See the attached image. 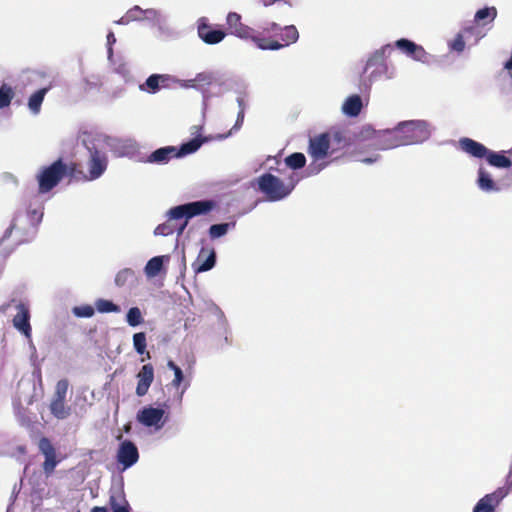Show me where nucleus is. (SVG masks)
<instances>
[{"label":"nucleus","instance_id":"51","mask_svg":"<svg viewBox=\"0 0 512 512\" xmlns=\"http://www.w3.org/2000/svg\"><path fill=\"white\" fill-rule=\"evenodd\" d=\"M201 130H202V127L199 126V125H194L191 127V134L194 136V137H199V138H202L201 137Z\"/></svg>","mask_w":512,"mask_h":512},{"label":"nucleus","instance_id":"9","mask_svg":"<svg viewBox=\"0 0 512 512\" xmlns=\"http://www.w3.org/2000/svg\"><path fill=\"white\" fill-rule=\"evenodd\" d=\"M511 489L512 484L508 488L500 487L494 492L486 494L477 502L473 512H495L496 507Z\"/></svg>","mask_w":512,"mask_h":512},{"label":"nucleus","instance_id":"8","mask_svg":"<svg viewBox=\"0 0 512 512\" xmlns=\"http://www.w3.org/2000/svg\"><path fill=\"white\" fill-rule=\"evenodd\" d=\"M17 313L13 317V326L28 340L30 347L35 350L32 342V328L30 325V311L28 306L19 303L16 306Z\"/></svg>","mask_w":512,"mask_h":512},{"label":"nucleus","instance_id":"2","mask_svg":"<svg viewBox=\"0 0 512 512\" xmlns=\"http://www.w3.org/2000/svg\"><path fill=\"white\" fill-rule=\"evenodd\" d=\"M110 138L101 134H85L82 142L89 153L88 180H96L103 175L107 168V149Z\"/></svg>","mask_w":512,"mask_h":512},{"label":"nucleus","instance_id":"33","mask_svg":"<svg viewBox=\"0 0 512 512\" xmlns=\"http://www.w3.org/2000/svg\"><path fill=\"white\" fill-rule=\"evenodd\" d=\"M14 95V90L11 86L2 84L0 87V109L8 107L11 104Z\"/></svg>","mask_w":512,"mask_h":512},{"label":"nucleus","instance_id":"39","mask_svg":"<svg viewBox=\"0 0 512 512\" xmlns=\"http://www.w3.org/2000/svg\"><path fill=\"white\" fill-rule=\"evenodd\" d=\"M67 390H68V381L65 379L59 380L56 384L55 394H54L53 398L65 400Z\"/></svg>","mask_w":512,"mask_h":512},{"label":"nucleus","instance_id":"4","mask_svg":"<svg viewBox=\"0 0 512 512\" xmlns=\"http://www.w3.org/2000/svg\"><path fill=\"white\" fill-rule=\"evenodd\" d=\"M217 207L212 199L197 200L172 207L167 212L169 220L192 219L196 216L207 215Z\"/></svg>","mask_w":512,"mask_h":512},{"label":"nucleus","instance_id":"38","mask_svg":"<svg viewBox=\"0 0 512 512\" xmlns=\"http://www.w3.org/2000/svg\"><path fill=\"white\" fill-rule=\"evenodd\" d=\"M134 276V271L129 268H125L119 271L115 277V284L119 287L124 286L127 281Z\"/></svg>","mask_w":512,"mask_h":512},{"label":"nucleus","instance_id":"43","mask_svg":"<svg viewBox=\"0 0 512 512\" xmlns=\"http://www.w3.org/2000/svg\"><path fill=\"white\" fill-rule=\"evenodd\" d=\"M57 465L56 455L45 456V461L43 463V469L46 474H50L54 471Z\"/></svg>","mask_w":512,"mask_h":512},{"label":"nucleus","instance_id":"14","mask_svg":"<svg viewBox=\"0 0 512 512\" xmlns=\"http://www.w3.org/2000/svg\"><path fill=\"white\" fill-rule=\"evenodd\" d=\"M138 459L139 453L136 445L130 440H124L121 442L117 452L118 463L127 469L133 466Z\"/></svg>","mask_w":512,"mask_h":512},{"label":"nucleus","instance_id":"13","mask_svg":"<svg viewBox=\"0 0 512 512\" xmlns=\"http://www.w3.org/2000/svg\"><path fill=\"white\" fill-rule=\"evenodd\" d=\"M35 74L39 77L47 78L48 80L46 86L35 91L28 99V108L30 112L34 115H38L40 113L41 105L45 95L53 87L54 78L44 72H36Z\"/></svg>","mask_w":512,"mask_h":512},{"label":"nucleus","instance_id":"23","mask_svg":"<svg viewBox=\"0 0 512 512\" xmlns=\"http://www.w3.org/2000/svg\"><path fill=\"white\" fill-rule=\"evenodd\" d=\"M362 109V100L359 95H352L343 104V112L351 117L358 116Z\"/></svg>","mask_w":512,"mask_h":512},{"label":"nucleus","instance_id":"41","mask_svg":"<svg viewBox=\"0 0 512 512\" xmlns=\"http://www.w3.org/2000/svg\"><path fill=\"white\" fill-rule=\"evenodd\" d=\"M39 449L44 456L56 455L53 445L47 438H42L39 441Z\"/></svg>","mask_w":512,"mask_h":512},{"label":"nucleus","instance_id":"36","mask_svg":"<svg viewBox=\"0 0 512 512\" xmlns=\"http://www.w3.org/2000/svg\"><path fill=\"white\" fill-rule=\"evenodd\" d=\"M133 346L138 354H144L146 349V335L144 332H138L133 335Z\"/></svg>","mask_w":512,"mask_h":512},{"label":"nucleus","instance_id":"35","mask_svg":"<svg viewBox=\"0 0 512 512\" xmlns=\"http://www.w3.org/2000/svg\"><path fill=\"white\" fill-rule=\"evenodd\" d=\"M126 321L131 327H136L143 322L141 310L138 307H132L128 310Z\"/></svg>","mask_w":512,"mask_h":512},{"label":"nucleus","instance_id":"26","mask_svg":"<svg viewBox=\"0 0 512 512\" xmlns=\"http://www.w3.org/2000/svg\"><path fill=\"white\" fill-rule=\"evenodd\" d=\"M169 80V75L152 74L147 78L145 86L147 87L149 92L155 93L159 90L160 86L168 85Z\"/></svg>","mask_w":512,"mask_h":512},{"label":"nucleus","instance_id":"21","mask_svg":"<svg viewBox=\"0 0 512 512\" xmlns=\"http://www.w3.org/2000/svg\"><path fill=\"white\" fill-rule=\"evenodd\" d=\"M109 505L112 512H130V506L125 498L123 491L115 490L111 492Z\"/></svg>","mask_w":512,"mask_h":512},{"label":"nucleus","instance_id":"57","mask_svg":"<svg viewBox=\"0 0 512 512\" xmlns=\"http://www.w3.org/2000/svg\"><path fill=\"white\" fill-rule=\"evenodd\" d=\"M285 29L287 32H297L296 27L294 25L286 26Z\"/></svg>","mask_w":512,"mask_h":512},{"label":"nucleus","instance_id":"6","mask_svg":"<svg viewBox=\"0 0 512 512\" xmlns=\"http://www.w3.org/2000/svg\"><path fill=\"white\" fill-rule=\"evenodd\" d=\"M135 21L153 23L159 29H162L165 19L160 11L156 9H142L140 6L135 5L120 18L118 23L126 25Z\"/></svg>","mask_w":512,"mask_h":512},{"label":"nucleus","instance_id":"47","mask_svg":"<svg viewBox=\"0 0 512 512\" xmlns=\"http://www.w3.org/2000/svg\"><path fill=\"white\" fill-rule=\"evenodd\" d=\"M198 32H221L220 30L211 29L208 19L202 17L198 20Z\"/></svg>","mask_w":512,"mask_h":512},{"label":"nucleus","instance_id":"60","mask_svg":"<svg viewBox=\"0 0 512 512\" xmlns=\"http://www.w3.org/2000/svg\"><path fill=\"white\" fill-rule=\"evenodd\" d=\"M471 31H472L471 28L466 30L467 33H470Z\"/></svg>","mask_w":512,"mask_h":512},{"label":"nucleus","instance_id":"19","mask_svg":"<svg viewBox=\"0 0 512 512\" xmlns=\"http://www.w3.org/2000/svg\"><path fill=\"white\" fill-rule=\"evenodd\" d=\"M172 158H178L177 148L175 146H165L152 152L148 156L147 162L156 164H166Z\"/></svg>","mask_w":512,"mask_h":512},{"label":"nucleus","instance_id":"45","mask_svg":"<svg viewBox=\"0 0 512 512\" xmlns=\"http://www.w3.org/2000/svg\"><path fill=\"white\" fill-rule=\"evenodd\" d=\"M174 232V228L169 223H163L156 227L155 235L168 236Z\"/></svg>","mask_w":512,"mask_h":512},{"label":"nucleus","instance_id":"34","mask_svg":"<svg viewBox=\"0 0 512 512\" xmlns=\"http://www.w3.org/2000/svg\"><path fill=\"white\" fill-rule=\"evenodd\" d=\"M237 102H238V106H239V111L237 113V119H236L234 127L229 132L226 133V138L232 134L233 130L236 131V130L240 129L244 122L245 110H246V104H245L244 98L238 97Z\"/></svg>","mask_w":512,"mask_h":512},{"label":"nucleus","instance_id":"50","mask_svg":"<svg viewBox=\"0 0 512 512\" xmlns=\"http://www.w3.org/2000/svg\"><path fill=\"white\" fill-rule=\"evenodd\" d=\"M184 381V375L183 372H178L176 375H174V379L172 380V385L176 388H178L182 382Z\"/></svg>","mask_w":512,"mask_h":512},{"label":"nucleus","instance_id":"1","mask_svg":"<svg viewBox=\"0 0 512 512\" xmlns=\"http://www.w3.org/2000/svg\"><path fill=\"white\" fill-rule=\"evenodd\" d=\"M429 125L424 120L402 121L393 129L379 134V145L382 149L413 145L426 141L430 137Z\"/></svg>","mask_w":512,"mask_h":512},{"label":"nucleus","instance_id":"17","mask_svg":"<svg viewBox=\"0 0 512 512\" xmlns=\"http://www.w3.org/2000/svg\"><path fill=\"white\" fill-rule=\"evenodd\" d=\"M137 387H136V395L139 397H143L147 394L153 380H154V368L151 364H145L142 366L140 371L137 374Z\"/></svg>","mask_w":512,"mask_h":512},{"label":"nucleus","instance_id":"44","mask_svg":"<svg viewBox=\"0 0 512 512\" xmlns=\"http://www.w3.org/2000/svg\"><path fill=\"white\" fill-rule=\"evenodd\" d=\"M209 235L212 239L224 236V223L214 224L209 228Z\"/></svg>","mask_w":512,"mask_h":512},{"label":"nucleus","instance_id":"37","mask_svg":"<svg viewBox=\"0 0 512 512\" xmlns=\"http://www.w3.org/2000/svg\"><path fill=\"white\" fill-rule=\"evenodd\" d=\"M73 314L79 318H90L95 313V308L91 305L75 306L72 309Z\"/></svg>","mask_w":512,"mask_h":512},{"label":"nucleus","instance_id":"55","mask_svg":"<svg viewBox=\"0 0 512 512\" xmlns=\"http://www.w3.org/2000/svg\"><path fill=\"white\" fill-rule=\"evenodd\" d=\"M188 386H189V383H185V384H184V386H183L182 390L180 391V393H179V395H178V399H179V401H181V400H182L183 394H184V392L186 391V389L188 388Z\"/></svg>","mask_w":512,"mask_h":512},{"label":"nucleus","instance_id":"3","mask_svg":"<svg viewBox=\"0 0 512 512\" xmlns=\"http://www.w3.org/2000/svg\"><path fill=\"white\" fill-rule=\"evenodd\" d=\"M257 190L265 195L267 200L271 202L280 201L286 198L295 188L297 180L293 176L285 183L279 177L264 173L255 180Z\"/></svg>","mask_w":512,"mask_h":512},{"label":"nucleus","instance_id":"59","mask_svg":"<svg viewBox=\"0 0 512 512\" xmlns=\"http://www.w3.org/2000/svg\"><path fill=\"white\" fill-rule=\"evenodd\" d=\"M225 227H226V232H227L229 229V223L226 222Z\"/></svg>","mask_w":512,"mask_h":512},{"label":"nucleus","instance_id":"27","mask_svg":"<svg viewBox=\"0 0 512 512\" xmlns=\"http://www.w3.org/2000/svg\"><path fill=\"white\" fill-rule=\"evenodd\" d=\"M485 158L491 166L497 168H509L511 166L510 157H507L502 153H496L488 150Z\"/></svg>","mask_w":512,"mask_h":512},{"label":"nucleus","instance_id":"31","mask_svg":"<svg viewBox=\"0 0 512 512\" xmlns=\"http://www.w3.org/2000/svg\"><path fill=\"white\" fill-rule=\"evenodd\" d=\"M95 308L100 313H119L121 311L120 307L116 304H114L110 300L106 299H97L95 301Z\"/></svg>","mask_w":512,"mask_h":512},{"label":"nucleus","instance_id":"18","mask_svg":"<svg viewBox=\"0 0 512 512\" xmlns=\"http://www.w3.org/2000/svg\"><path fill=\"white\" fill-rule=\"evenodd\" d=\"M459 146L465 153L480 159L485 158L489 150L483 144L467 137L459 140Z\"/></svg>","mask_w":512,"mask_h":512},{"label":"nucleus","instance_id":"30","mask_svg":"<svg viewBox=\"0 0 512 512\" xmlns=\"http://www.w3.org/2000/svg\"><path fill=\"white\" fill-rule=\"evenodd\" d=\"M226 24L231 32H248L247 27L241 23V16L231 12L226 16Z\"/></svg>","mask_w":512,"mask_h":512},{"label":"nucleus","instance_id":"46","mask_svg":"<svg viewBox=\"0 0 512 512\" xmlns=\"http://www.w3.org/2000/svg\"><path fill=\"white\" fill-rule=\"evenodd\" d=\"M450 48L456 52H462L465 48V42L462 34H457V37L450 43Z\"/></svg>","mask_w":512,"mask_h":512},{"label":"nucleus","instance_id":"58","mask_svg":"<svg viewBox=\"0 0 512 512\" xmlns=\"http://www.w3.org/2000/svg\"><path fill=\"white\" fill-rule=\"evenodd\" d=\"M334 139L337 140L338 142L341 141V134L339 132L335 133L334 134Z\"/></svg>","mask_w":512,"mask_h":512},{"label":"nucleus","instance_id":"7","mask_svg":"<svg viewBox=\"0 0 512 512\" xmlns=\"http://www.w3.org/2000/svg\"><path fill=\"white\" fill-rule=\"evenodd\" d=\"M165 410L159 407L145 406L137 412V421L149 428L158 431L163 428L165 420Z\"/></svg>","mask_w":512,"mask_h":512},{"label":"nucleus","instance_id":"48","mask_svg":"<svg viewBox=\"0 0 512 512\" xmlns=\"http://www.w3.org/2000/svg\"><path fill=\"white\" fill-rule=\"evenodd\" d=\"M115 71L120 74L126 81L129 80L130 78V70L129 68L127 67L126 64L122 63V64H119L116 68H115Z\"/></svg>","mask_w":512,"mask_h":512},{"label":"nucleus","instance_id":"52","mask_svg":"<svg viewBox=\"0 0 512 512\" xmlns=\"http://www.w3.org/2000/svg\"><path fill=\"white\" fill-rule=\"evenodd\" d=\"M167 366L174 372V375L182 371L181 368L178 365H176L172 360L168 361Z\"/></svg>","mask_w":512,"mask_h":512},{"label":"nucleus","instance_id":"5","mask_svg":"<svg viewBox=\"0 0 512 512\" xmlns=\"http://www.w3.org/2000/svg\"><path fill=\"white\" fill-rule=\"evenodd\" d=\"M68 166L62 159H58L51 165L40 169L37 175L39 193L51 191L66 176Z\"/></svg>","mask_w":512,"mask_h":512},{"label":"nucleus","instance_id":"56","mask_svg":"<svg viewBox=\"0 0 512 512\" xmlns=\"http://www.w3.org/2000/svg\"><path fill=\"white\" fill-rule=\"evenodd\" d=\"M91 512H108L106 507H94Z\"/></svg>","mask_w":512,"mask_h":512},{"label":"nucleus","instance_id":"40","mask_svg":"<svg viewBox=\"0 0 512 512\" xmlns=\"http://www.w3.org/2000/svg\"><path fill=\"white\" fill-rule=\"evenodd\" d=\"M396 46L406 52L408 55H412L417 46L414 42L409 41L407 39H400L396 42Z\"/></svg>","mask_w":512,"mask_h":512},{"label":"nucleus","instance_id":"28","mask_svg":"<svg viewBox=\"0 0 512 512\" xmlns=\"http://www.w3.org/2000/svg\"><path fill=\"white\" fill-rule=\"evenodd\" d=\"M497 16V9L495 7H485L479 9L475 16L474 20L478 24L485 25L487 23L492 22Z\"/></svg>","mask_w":512,"mask_h":512},{"label":"nucleus","instance_id":"32","mask_svg":"<svg viewBox=\"0 0 512 512\" xmlns=\"http://www.w3.org/2000/svg\"><path fill=\"white\" fill-rule=\"evenodd\" d=\"M285 163L291 169H301L306 164V158L303 153L295 152L285 158Z\"/></svg>","mask_w":512,"mask_h":512},{"label":"nucleus","instance_id":"24","mask_svg":"<svg viewBox=\"0 0 512 512\" xmlns=\"http://www.w3.org/2000/svg\"><path fill=\"white\" fill-rule=\"evenodd\" d=\"M50 411L54 417L61 420L66 419L71 413L70 407L65 405V400L56 398H53L50 404Z\"/></svg>","mask_w":512,"mask_h":512},{"label":"nucleus","instance_id":"42","mask_svg":"<svg viewBox=\"0 0 512 512\" xmlns=\"http://www.w3.org/2000/svg\"><path fill=\"white\" fill-rule=\"evenodd\" d=\"M201 40L207 44H216L222 41L224 34H198Z\"/></svg>","mask_w":512,"mask_h":512},{"label":"nucleus","instance_id":"54","mask_svg":"<svg viewBox=\"0 0 512 512\" xmlns=\"http://www.w3.org/2000/svg\"><path fill=\"white\" fill-rule=\"evenodd\" d=\"M85 82V89L88 90L90 89L91 87H96L97 86V83L96 82H90L88 79H85L84 80Z\"/></svg>","mask_w":512,"mask_h":512},{"label":"nucleus","instance_id":"29","mask_svg":"<svg viewBox=\"0 0 512 512\" xmlns=\"http://www.w3.org/2000/svg\"><path fill=\"white\" fill-rule=\"evenodd\" d=\"M163 256H155L151 258L145 265L144 272L147 277L157 276L163 268Z\"/></svg>","mask_w":512,"mask_h":512},{"label":"nucleus","instance_id":"61","mask_svg":"<svg viewBox=\"0 0 512 512\" xmlns=\"http://www.w3.org/2000/svg\"><path fill=\"white\" fill-rule=\"evenodd\" d=\"M509 474H510V475L512 474V465H511V469H510V472H509Z\"/></svg>","mask_w":512,"mask_h":512},{"label":"nucleus","instance_id":"53","mask_svg":"<svg viewBox=\"0 0 512 512\" xmlns=\"http://www.w3.org/2000/svg\"><path fill=\"white\" fill-rule=\"evenodd\" d=\"M189 220L190 219H185L183 224L178 228V235H181L184 232L185 228L188 225Z\"/></svg>","mask_w":512,"mask_h":512},{"label":"nucleus","instance_id":"25","mask_svg":"<svg viewBox=\"0 0 512 512\" xmlns=\"http://www.w3.org/2000/svg\"><path fill=\"white\" fill-rule=\"evenodd\" d=\"M478 186L481 190L490 192V191H499L494 180L491 178L490 174L486 172L483 168H479L478 170Z\"/></svg>","mask_w":512,"mask_h":512},{"label":"nucleus","instance_id":"22","mask_svg":"<svg viewBox=\"0 0 512 512\" xmlns=\"http://www.w3.org/2000/svg\"><path fill=\"white\" fill-rule=\"evenodd\" d=\"M206 140V138L194 137L193 139L182 143L180 147L177 148L178 158L195 153L201 145L206 142Z\"/></svg>","mask_w":512,"mask_h":512},{"label":"nucleus","instance_id":"49","mask_svg":"<svg viewBox=\"0 0 512 512\" xmlns=\"http://www.w3.org/2000/svg\"><path fill=\"white\" fill-rule=\"evenodd\" d=\"M116 42V39L114 37V34H107V52H108V59H112L113 55V49L112 45Z\"/></svg>","mask_w":512,"mask_h":512},{"label":"nucleus","instance_id":"20","mask_svg":"<svg viewBox=\"0 0 512 512\" xmlns=\"http://www.w3.org/2000/svg\"><path fill=\"white\" fill-rule=\"evenodd\" d=\"M219 80L217 75L213 72L199 73L195 79L185 81L182 86L186 88L198 87L203 89L206 85H212Z\"/></svg>","mask_w":512,"mask_h":512},{"label":"nucleus","instance_id":"12","mask_svg":"<svg viewBox=\"0 0 512 512\" xmlns=\"http://www.w3.org/2000/svg\"><path fill=\"white\" fill-rule=\"evenodd\" d=\"M42 216L43 213L38 210H33L30 213H16L12 223L5 231L2 241L8 238L14 230H21L22 224L26 221H29L30 225L34 228L41 221Z\"/></svg>","mask_w":512,"mask_h":512},{"label":"nucleus","instance_id":"15","mask_svg":"<svg viewBox=\"0 0 512 512\" xmlns=\"http://www.w3.org/2000/svg\"><path fill=\"white\" fill-rule=\"evenodd\" d=\"M299 34H286V39H283L285 43H280L278 40L273 39L267 34H255L252 36L253 41L256 45L263 50H277L281 47L294 43L298 40Z\"/></svg>","mask_w":512,"mask_h":512},{"label":"nucleus","instance_id":"11","mask_svg":"<svg viewBox=\"0 0 512 512\" xmlns=\"http://www.w3.org/2000/svg\"><path fill=\"white\" fill-rule=\"evenodd\" d=\"M330 134L322 133L310 138L308 153L314 160H322L329 155Z\"/></svg>","mask_w":512,"mask_h":512},{"label":"nucleus","instance_id":"10","mask_svg":"<svg viewBox=\"0 0 512 512\" xmlns=\"http://www.w3.org/2000/svg\"><path fill=\"white\" fill-rule=\"evenodd\" d=\"M392 47L390 45H385L381 49L376 50L373 55L367 60L365 70L372 69L370 76L375 78L382 74H386L388 71L387 63H386V52L392 51Z\"/></svg>","mask_w":512,"mask_h":512},{"label":"nucleus","instance_id":"16","mask_svg":"<svg viewBox=\"0 0 512 512\" xmlns=\"http://www.w3.org/2000/svg\"><path fill=\"white\" fill-rule=\"evenodd\" d=\"M216 263V253L214 249L202 247L197 258L192 263L193 271L198 274L211 270Z\"/></svg>","mask_w":512,"mask_h":512}]
</instances>
